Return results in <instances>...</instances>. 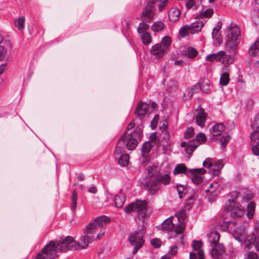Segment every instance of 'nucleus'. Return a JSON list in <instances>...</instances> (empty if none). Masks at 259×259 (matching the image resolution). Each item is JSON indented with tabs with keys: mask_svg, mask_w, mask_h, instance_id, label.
Returning <instances> with one entry per match:
<instances>
[{
	"mask_svg": "<svg viewBox=\"0 0 259 259\" xmlns=\"http://www.w3.org/2000/svg\"><path fill=\"white\" fill-rule=\"evenodd\" d=\"M251 140L257 143V144L252 148L253 153L256 156H259V128L250 134Z\"/></svg>",
	"mask_w": 259,
	"mask_h": 259,
	"instance_id": "nucleus-16",
	"label": "nucleus"
},
{
	"mask_svg": "<svg viewBox=\"0 0 259 259\" xmlns=\"http://www.w3.org/2000/svg\"><path fill=\"white\" fill-rule=\"evenodd\" d=\"M230 137L229 136L223 137L220 141V143L223 147H225L227 144L229 142Z\"/></svg>",
	"mask_w": 259,
	"mask_h": 259,
	"instance_id": "nucleus-56",
	"label": "nucleus"
},
{
	"mask_svg": "<svg viewBox=\"0 0 259 259\" xmlns=\"http://www.w3.org/2000/svg\"><path fill=\"white\" fill-rule=\"evenodd\" d=\"M185 54L189 58L193 59L197 56L198 52L194 48L188 47L186 49L185 51Z\"/></svg>",
	"mask_w": 259,
	"mask_h": 259,
	"instance_id": "nucleus-35",
	"label": "nucleus"
},
{
	"mask_svg": "<svg viewBox=\"0 0 259 259\" xmlns=\"http://www.w3.org/2000/svg\"><path fill=\"white\" fill-rule=\"evenodd\" d=\"M149 105L144 102L140 103L136 108L135 114L141 119L143 118L147 112Z\"/></svg>",
	"mask_w": 259,
	"mask_h": 259,
	"instance_id": "nucleus-19",
	"label": "nucleus"
},
{
	"mask_svg": "<svg viewBox=\"0 0 259 259\" xmlns=\"http://www.w3.org/2000/svg\"><path fill=\"white\" fill-rule=\"evenodd\" d=\"M206 141V137L203 133H199L196 138L189 141L188 145L186 148V156L190 157L192 152L201 144L203 143Z\"/></svg>",
	"mask_w": 259,
	"mask_h": 259,
	"instance_id": "nucleus-8",
	"label": "nucleus"
},
{
	"mask_svg": "<svg viewBox=\"0 0 259 259\" xmlns=\"http://www.w3.org/2000/svg\"><path fill=\"white\" fill-rule=\"evenodd\" d=\"M177 189L180 198H182L187 192L186 189L183 185H178Z\"/></svg>",
	"mask_w": 259,
	"mask_h": 259,
	"instance_id": "nucleus-49",
	"label": "nucleus"
},
{
	"mask_svg": "<svg viewBox=\"0 0 259 259\" xmlns=\"http://www.w3.org/2000/svg\"><path fill=\"white\" fill-rule=\"evenodd\" d=\"M129 156L128 154H122L118 160V163L121 166H126L128 164Z\"/></svg>",
	"mask_w": 259,
	"mask_h": 259,
	"instance_id": "nucleus-43",
	"label": "nucleus"
},
{
	"mask_svg": "<svg viewBox=\"0 0 259 259\" xmlns=\"http://www.w3.org/2000/svg\"><path fill=\"white\" fill-rule=\"evenodd\" d=\"M227 210L230 212L231 215L234 218H239L245 213L244 208L241 207L239 204L236 203L233 200L229 202Z\"/></svg>",
	"mask_w": 259,
	"mask_h": 259,
	"instance_id": "nucleus-12",
	"label": "nucleus"
},
{
	"mask_svg": "<svg viewBox=\"0 0 259 259\" xmlns=\"http://www.w3.org/2000/svg\"><path fill=\"white\" fill-rule=\"evenodd\" d=\"M251 126L253 128H256V130L259 129V116L255 118Z\"/></svg>",
	"mask_w": 259,
	"mask_h": 259,
	"instance_id": "nucleus-58",
	"label": "nucleus"
},
{
	"mask_svg": "<svg viewBox=\"0 0 259 259\" xmlns=\"http://www.w3.org/2000/svg\"><path fill=\"white\" fill-rule=\"evenodd\" d=\"M230 81L229 74L227 72L223 73L220 78V83L221 85H227Z\"/></svg>",
	"mask_w": 259,
	"mask_h": 259,
	"instance_id": "nucleus-37",
	"label": "nucleus"
},
{
	"mask_svg": "<svg viewBox=\"0 0 259 259\" xmlns=\"http://www.w3.org/2000/svg\"><path fill=\"white\" fill-rule=\"evenodd\" d=\"M220 28L219 27H215L213 28L212 32V36L214 38L218 35L219 31H220Z\"/></svg>",
	"mask_w": 259,
	"mask_h": 259,
	"instance_id": "nucleus-64",
	"label": "nucleus"
},
{
	"mask_svg": "<svg viewBox=\"0 0 259 259\" xmlns=\"http://www.w3.org/2000/svg\"><path fill=\"white\" fill-rule=\"evenodd\" d=\"M144 187L148 194L152 195L157 194L161 188L159 182L155 178L146 181L144 184Z\"/></svg>",
	"mask_w": 259,
	"mask_h": 259,
	"instance_id": "nucleus-10",
	"label": "nucleus"
},
{
	"mask_svg": "<svg viewBox=\"0 0 259 259\" xmlns=\"http://www.w3.org/2000/svg\"><path fill=\"white\" fill-rule=\"evenodd\" d=\"M189 172L191 175V180L195 184H200L202 181V175L206 172L203 168L190 169Z\"/></svg>",
	"mask_w": 259,
	"mask_h": 259,
	"instance_id": "nucleus-14",
	"label": "nucleus"
},
{
	"mask_svg": "<svg viewBox=\"0 0 259 259\" xmlns=\"http://www.w3.org/2000/svg\"><path fill=\"white\" fill-rule=\"evenodd\" d=\"M259 52V40L255 41L249 48L248 53L250 56H255Z\"/></svg>",
	"mask_w": 259,
	"mask_h": 259,
	"instance_id": "nucleus-30",
	"label": "nucleus"
},
{
	"mask_svg": "<svg viewBox=\"0 0 259 259\" xmlns=\"http://www.w3.org/2000/svg\"><path fill=\"white\" fill-rule=\"evenodd\" d=\"M255 209V204L253 202H250L247 206L246 216L249 220L253 218Z\"/></svg>",
	"mask_w": 259,
	"mask_h": 259,
	"instance_id": "nucleus-29",
	"label": "nucleus"
},
{
	"mask_svg": "<svg viewBox=\"0 0 259 259\" xmlns=\"http://www.w3.org/2000/svg\"><path fill=\"white\" fill-rule=\"evenodd\" d=\"M189 26L190 30V33L194 34L199 32L201 30L203 24L201 22H195L189 25Z\"/></svg>",
	"mask_w": 259,
	"mask_h": 259,
	"instance_id": "nucleus-28",
	"label": "nucleus"
},
{
	"mask_svg": "<svg viewBox=\"0 0 259 259\" xmlns=\"http://www.w3.org/2000/svg\"><path fill=\"white\" fill-rule=\"evenodd\" d=\"M199 89L200 85L195 84L192 86L191 88L187 89L184 95L185 100H187L188 99H190L194 94L199 92Z\"/></svg>",
	"mask_w": 259,
	"mask_h": 259,
	"instance_id": "nucleus-24",
	"label": "nucleus"
},
{
	"mask_svg": "<svg viewBox=\"0 0 259 259\" xmlns=\"http://www.w3.org/2000/svg\"><path fill=\"white\" fill-rule=\"evenodd\" d=\"M162 229L167 231L171 230L174 227V224L172 222L171 218L167 219L165 220L162 225Z\"/></svg>",
	"mask_w": 259,
	"mask_h": 259,
	"instance_id": "nucleus-32",
	"label": "nucleus"
},
{
	"mask_svg": "<svg viewBox=\"0 0 259 259\" xmlns=\"http://www.w3.org/2000/svg\"><path fill=\"white\" fill-rule=\"evenodd\" d=\"M77 201V193H76V192L75 190H74L72 192V197H71L72 204H71V208L72 210H74L76 208Z\"/></svg>",
	"mask_w": 259,
	"mask_h": 259,
	"instance_id": "nucleus-44",
	"label": "nucleus"
},
{
	"mask_svg": "<svg viewBox=\"0 0 259 259\" xmlns=\"http://www.w3.org/2000/svg\"><path fill=\"white\" fill-rule=\"evenodd\" d=\"M161 241L158 238L152 239L151 243L154 248H159L161 245Z\"/></svg>",
	"mask_w": 259,
	"mask_h": 259,
	"instance_id": "nucleus-54",
	"label": "nucleus"
},
{
	"mask_svg": "<svg viewBox=\"0 0 259 259\" xmlns=\"http://www.w3.org/2000/svg\"><path fill=\"white\" fill-rule=\"evenodd\" d=\"M180 12L179 9L175 8H171L168 12L169 19L171 21L176 22L179 19Z\"/></svg>",
	"mask_w": 259,
	"mask_h": 259,
	"instance_id": "nucleus-26",
	"label": "nucleus"
},
{
	"mask_svg": "<svg viewBox=\"0 0 259 259\" xmlns=\"http://www.w3.org/2000/svg\"><path fill=\"white\" fill-rule=\"evenodd\" d=\"M145 226L143 225L138 232H135L128 237V239L129 242L133 246H134L133 251L134 254L138 252L144 242L143 237L145 234Z\"/></svg>",
	"mask_w": 259,
	"mask_h": 259,
	"instance_id": "nucleus-6",
	"label": "nucleus"
},
{
	"mask_svg": "<svg viewBox=\"0 0 259 259\" xmlns=\"http://www.w3.org/2000/svg\"><path fill=\"white\" fill-rule=\"evenodd\" d=\"M194 135V131L193 127H190L187 128L185 133V138L186 139L191 138Z\"/></svg>",
	"mask_w": 259,
	"mask_h": 259,
	"instance_id": "nucleus-52",
	"label": "nucleus"
},
{
	"mask_svg": "<svg viewBox=\"0 0 259 259\" xmlns=\"http://www.w3.org/2000/svg\"><path fill=\"white\" fill-rule=\"evenodd\" d=\"M110 221V219L105 215L98 217L94 222L89 224L86 228L85 234L81 237V246L86 248L89 244L95 240V236L93 234L97 230Z\"/></svg>",
	"mask_w": 259,
	"mask_h": 259,
	"instance_id": "nucleus-3",
	"label": "nucleus"
},
{
	"mask_svg": "<svg viewBox=\"0 0 259 259\" xmlns=\"http://www.w3.org/2000/svg\"><path fill=\"white\" fill-rule=\"evenodd\" d=\"M79 247L84 248L81 246V241L78 243L72 237L67 236L65 239H60L56 242L50 241L45 246L44 250L49 252L50 258L55 259L58 256L57 252L66 251L68 250H75Z\"/></svg>",
	"mask_w": 259,
	"mask_h": 259,
	"instance_id": "nucleus-2",
	"label": "nucleus"
},
{
	"mask_svg": "<svg viewBox=\"0 0 259 259\" xmlns=\"http://www.w3.org/2000/svg\"><path fill=\"white\" fill-rule=\"evenodd\" d=\"M49 253L47 250H44V248L41 251L39 252L35 257V259H53L50 258Z\"/></svg>",
	"mask_w": 259,
	"mask_h": 259,
	"instance_id": "nucleus-46",
	"label": "nucleus"
},
{
	"mask_svg": "<svg viewBox=\"0 0 259 259\" xmlns=\"http://www.w3.org/2000/svg\"><path fill=\"white\" fill-rule=\"evenodd\" d=\"M187 171V168L184 164H178L175 168L173 173L174 175L185 174Z\"/></svg>",
	"mask_w": 259,
	"mask_h": 259,
	"instance_id": "nucleus-36",
	"label": "nucleus"
},
{
	"mask_svg": "<svg viewBox=\"0 0 259 259\" xmlns=\"http://www.w3.org/2000/svg\"><path fill=\"white\" fill-rule=\"evenodd\" d=\"M152 145L150 142H145L143 144L141 154L142 156H149V152L151 149Z\"/></svg>",
	"mask_w": 259,
	"mask_h": 259,
	"instance_id": "nucleus-34",
	"label": "nucleus"
},
{
	"mask_svg": "<svg viewBox=\"0 0 259 259\" xmlns=\"http://www.w3.org/2000/svg\"><path fill=\"white\" fill-rule=\"evenodd\" d=\"M155 178L159 182L161 186V185H167L170 182V177L168 174H163L159 172L156 176Z\"/></svg>",
	"mask_w": 259,
	"mask_h": 259,
	"instance_id": "nucleus-22",
	"label": "nucleus"
},
{
	"mask_svg": "<svg viewBox=\"0 0 259 259\" xmlns=\"http://www.w3.org/2000/svg\"><path fill=\"white\" fill-rule=\"evenodd\" d=\"M134 136L133 135L126 133L120 138L122 139L124 145L125 144L127 149L129 150H134L137 146V141Z\"/></svg>",
	"mask_w": 259,
	"mask_h": 259,
	"instance_id": "nucleus-15",
	"label": "nucleus"
},
{
	"mask_svg": "<svg viewBox=\"0 0 259 259\" xmlns=\"http://www.w3.org/2000/svg\"><path fill=\"white\" fill-rule=\"evenodd\" d=\"M225 161L223 159H220L213 162V174L215 175L218 174L220 170L223 167Z\"/></svg>",
	"mask_w": 259,
	"mask_h": 259,
	"instance_id": "nucleus-31",
	"label": "nucleus"
},
{
	"mask_svg": "<svg viewBox=\"0 0 259 259\" xmlns=\"http://www.w3.org/2000/svg\"><path fill=\"white\" fill-rule=\"evenodd\" d=\"M213 160L210 158H206L203 162V166L207 168L213 167Z\"/></svg>",
	"mask_w": 259,
	"mask_h": 259,
	"instance_id": "nucleus-53",
	"label": "nucleus"
},
{
	"mask_svg": "<svg viewBox=\"0 0 259 259\" xmlns=\"http://www.w3.org/2000/svg\"><path fill=\"white\" fill-rule=\"evenodd\" d=\"M257 255L256 253L249 252L246 259H257Z\"/></svg>",
	"mask_w": 259,
	"mask_h": 259,
	"instance_id": "nucleus-59",
	"label": "nucleus"
},
{
	"mask_svg": "<svg viewBox=\"0 0 259 259\" xmlns=\"http://www.w3.org/2000/svg\"><path fill=\"white\" fill-rule=\"evenodd\" d=\"M141 165L145 166L148 164L150 161L149 156H142L140 159Z\"/></svg>",
	"mask_w": 259,
	"mask_h": 259,
	"instance_id": "nucleus-57",
	"label": "nucleus"
},
{
	"mask_svg": "<svg viewBox=\"0 0 259 259\" xmlns=\"http://www.w3.org/2000/svg\"><path fill=\"white\" fill-rule=\"evenodd\" d=\"M218 184L216 182H213L209 185L208 189L206 190V192L213 193L215 192L217 188H218Z\"/></svg>",
	"mask_w": 259,
	"mask_h": 259,
	"instance_id": "nucleus-51",
	"label": "nucleus"
},
{
	"mask_svg": "<svg viewBox=\"0 0 259 259\" xmlns=\"http://www.w3.org/2000/svg\"><path fill=\"white\" fill-rule=\"evenodd\" d=\"M224 55V51H221L217 53H212L208 55L205 57V60L209 61L210 62H220L222 60V57Z\"/></svg>",
	"mask_w": 259,
	"mask_h": 259,
	"instance_id": "nucleus-23",
	"label": "nucleus"
},
{
	"mask_svg": "<svg viewBox=\"0 0 259 259\" xmlns=\"http://www.w3.org/2000/svg\"><path fill=\"white\" fill-rule=\"evenodd\" d=\"M196 85H200V89L203 92L207 93L210 90V82L207 78L202 79Z\"/></svg>",
	"mask_w": 259,
	"mask_h": 259,
	"instance_id": "nucleus-27",
	"label": "nucleus"
},
{
	"mask_svg": "<svg viewBox=\"0 0 259 259\" xmlns=\"http://www.w3.org/2000/svg\"><path fill=\"white\" fill-rule=\"evenodd\" d=\"M207 119V114L203 111H199L196 116V123L200 127H203L205 126Z\"/></svg>",
	"mask_w": 259,
	"mask_h": 259,
	"instance_id": "nucleus-21",
	"label": "nucleus"
},
{
	"mask_svg": "<svg viewBox=\"0 0 259 259\" xmlns=\"http://www.w3.org/2000/svg\"><path fill=\"white\" fill-rule=\"evenodd\" d=\"M124 148V144L122 142V139L120 138L117 143V145L115 149V154L117 155L121 154L122 153Z\"/></svg>",
	"mask_w": 259,
	"mask_h": 259,
	"instance_id": "nucleus-39",
	"label": "nucleus"
},
{
	"mask_svg": "<svg viewBox=\"0 0 259 259\" xmlns=\"http://www.w3.org/2000/svg\"><path fill=\"white\" fill-rule=\"evenodd\" d=\"M108 200L113 198L114 203L112 204L115 207L121 208L124 203L125 198L122 195H115L113 197V195L110 193H108L107 195Z\"/></svg>",
	"mask_w": 259,
	"mask_h": 259,
	"instance_id": "nucleus-17",
	"label": "nucleus"
},
{
	"mask_svg": "<svg viewBox=\"0 0 259 259\" xmlns=\"http://www.w3.org/2000/svg\"><path fill=\"white\" fill-rule=\"evenodd\" d=\"M166 52V49L159 44L153 46L150 50L151 54L155 56L156 58H161Z\"/></svg>",
	"mask_w": 259,
	"mask_h": 259,
	"instance_id": "nucleus-18",
	"label": "nucleus"
},
{
	"mask_svg": "<svg viewBox=\"0 0 259 259\" xmlns=\"http://www.w3.org/2000/svg\"><path fill=\"white\" fill-rule=\"evenodd\" d=\"M147 171L148 177L152 178L157 172V167L156 166H148Z\"/></svg>",
	"mask_w": 259,
	"mask_h": 259,
	"instance_id": "nucleus-48",
	"label": "nucleus"
},
{
	"mask_svg": "<svg viewBox=\"0 0 259 259\" xmlns=\"http://www.w3.org/2000/svg\"><path fill=\"white\" fill-rule=\"evenodd\" d=\"M149 28V26L145 22H142L139 24V27L137 29V31L139 33H143L146 32L147 31Z\"/></svg>",
	"mask_w": 259,
	"mask_h": 259,
	"instance_id": "nucleus-45",
	"label": "nucleus"
},
{
	"mask_svg": "<svg viewBox=\"0 0 259 259\" xmlns=\"http://www.w3.org/2000/svg\"><path fill=\"white\" fill-rule=\"evenodd\" d=\"M195 3L194 0H189L186 4V8L188 9L192 8L194 6Z\"/></svg>",
	"mask_w": 259,
	"mask_h": 259,
	"instance_id": "nucleus-62",
	"label": "nucleus"
},
{
	"mask_svg": "<svg viewBox=\"0 0 259 259\" xmlns=\"http://www.w3.org/2000/svg\"><path fill=\"white\" fill-rule=\"evenodd\" d=\"M176 216L177 217L179 224L175 228V233L177 234H181L183 232L185 228V225L183 222L187 216L186 211L185 209H182L176 213Z\"/></svg>",
	"mask_w": 259,
	"mask_h": 259,
	"instance_id": "nucleus-13",
	"label": "nucleus"
},
{
	"mask_svg": "<svg viewBox=\"0 0 259 259\" xmlns=\"http://www.w3.org/2000/svg\"><path fill=\"white\" fill-rule=\"evenodd\" d=\"M141 38L142 40L146 45H147L151 43L152 41V37L151 34L149 32H145L141 34Z\"/></svg>",
	"mask_w": 259,
	"mask_h": 259,
	"instance_id": "nucleus-40",
	"label": "nucleus"
},
{
	"mask_svg": "<svg viewBox=\"0 0 259 259\" xmlns=\"http://www.w3.org/2000/svg\"><path fill=\"white\" fill-rule=\"evenodd\" d=\"M161 3L158 5V8L159 11H161L163 10L164 8L165 7L166 3L168 0H159Z\"/></svg>",
	"mask_w": 259,
	"mask_h": 259,
	"instance_id": "nucleus-61",
	"label": "nucleus"
},
{
	"mask_svg": "<svg viewBox=\"0 0 259 259\" xmlns=\"http://www.w3.org/2000/svg\"><path fill=\"white\" fill-rule=\"evenodd\" d=\"M240 30L237 25L231 26L228 31L225 43L226 48L230 51H234L240 42Z\"/></svg>",
	"mask_w": 259,
	"mask_h": 259,
	"instance_id": "nucleus-4",
	"label": "nucleus"
},
{
	"mask_svg": "<svg viewBox=\"0 0 259 259\" xmlns=\"http://www.w3.org/2000/svg\"><path fill=\"white\" fill-rule=\"evenodd\" d=\"M189 33H190L189 25H186L182 27L179 31L180 35L182 37L186 36L188 35Z\"/></svg>",
	"mask_w": 259,
	"mask_h": 259,
	"instance_id": "nucleus-47",
	"label": "nucleus"
},
{
	"mask_svg": "<svg viewBox=\"0 0 259 259\" xmlns=\"http://www.w3.org/2000/svg\"><path fill=\"white\" fill-rule=\"evenodd\" d=\"M213 14V10L212 9H208L206 10L204 12L201 14V17L202 18H210Z\"/></svg>",
	"mask_w": 259,
	"mask_h": 259,
	"instance_id": "nucleus-50",
	"label": "nucleus"
},
{
	"mask_svg": "<svg viewBox=\"0 0 259 259\" xmlns=\"http://www.w3.org/2000/svg\"><path fill=\"white\" fill-rule=\"evenodd\" d=\"M16 27L19 30H22L25 28V17L21 16L15 21Z\"/></svg>",
	"mask_w": 259,
	"mask_h": 259,
	"instance_id": "nucleus-38",
	"label": "nucleus"
},
{
	"mask_svg": "<svg viewBox=\"0 0 259 259\" xmlns=\"http://www.w3.org/2000/svg\"><path fill=\"white\" fill-rule=\"evenodd\" d=\"M224 128V125L222 123H218L210 128V132L213 136H218L221 135Z\"/></svg>",
	"mask_w": 259,
	"mask_h": 259,
	"instance_id": "nucleus-25",
	"label": "nucleus"
},
{
	"mask_svg": "<svg viewBox=\"0 0 259 259\" xmlns=\"http://www.w3.org/2000/svg\"><path fill=\"white\" fill-rule=\"evenodd\" d=\"M221 227L223 231L229 229L236 240L240 243H245L247 249H250V246L253 244L256 250L259 251V221L256 222L254 230L250 236H247V227L240 222L227 221L224 222Z\"/></svg>",
	"mask_w": 259,
	"mask_h": 259,
	"instance_id": "nucleus-1",
	"label": "nucleus"
},
{
	"mask_svg": "<svg viewBox=\"0 0 259 259\" xmlns=\"http://www.w3.org/2000/svg\"><path fill=\"white\" fill-rule=\"evenodd\" d=\"M211 256L214 259H233L232 253H227L226 249L223 244H218L212 246L210 251Z\"/></svg>",
	"mask_w": 259,
	"mask_h": 259,
	"instance_id": "nucleus-7",
	"label": "nucleus"
},
{
	"mask_svg": "<svg viewBox=\"0 0 259 259\" xmlns=\"http://www.w3.org/2000/svg\"><path fill=\"white\" fill-rule=\"evenodd\" d=\"M146 208L147 202L146 201L137 200L125 206L124 208V210L126 213L137 212L139 219L143 220L146 215Z\"/></svg>",
	"mask_w": 259,
	"mask_h": 259,
	"instance_id": "nucleus-5",
	"label": "nucleus"
},
{
	"mask_svg": "<svg viewBox=\"0 0 259 259\" xmlns=\"http://www.w3.org/2000/svg\"><path fill=\"white\" fill-rule=\"evenodd\" d=\"M203 243L201 241H193V252L190 253V259H204V254L201 249Z\"/></svg>",
	"mask_w": 259,
	"mask_h": 259,
	"instance_id": "nucleus-11",
	"label": "nucleus"
},
{
	"mask_svg": "<svg viewBox=\"0 0 259 259\" xmlns=\"http://www.w3.org/2000/svg\"><path fill=\"white\" fill-rule=\"evenodd\" d=\"M222 60V64L225 66L232 64L234 61V57L230 55H227L225 52H224V55H223Z\"/></svg>",
	"mask_w": 259,
	"mask_h": 259,
	"instance_id": "nucleus-33",
	"label": "nucleus"
},
{
	"mask_svg": "<svg viewBox=\"0 0 259 259\" xmlns=\"http://www.w3.org/2000/svg\"><path fill=\"white\" fill-rule=\"evenodd\" d=\"M171 43V38L169 36H164L161 41V45L163 48L166 49L167 51L168 47L170 46Z\"/></svg>",
	"mask_w": 259,
	"mask_h": 259,
	"instance_id": "nucleus-41",
	"label": "nucleus"
},
{
	"mask_svg": "<svg viewBox=\"0 0 259 259\" xmlns=\"http://www.w3.org/2000/svg\"><path fill=\"white\" fill-rule=\"evenodd\" d=\"M253 197L252 194H247L243 197V200L245 202H247L248 200H251Z\"/></svg>",
	"mask_w": 259,
	"mask_h": 259,
	"instance_id": "nucleus-63",
	"label": "nucleus"
},
{
	"mask_svg": "<svg viewBox=\"0 0 259 259\" xmlns=\"http://www.w3.org/2000/svg\"><path fill=\"white\" fill-rule=\"evenodd\" d=\"M158 0H148V3L142 12V20L148 22L154 19L155 9L154 3Z\"/></svg>",
	"mask_w": 259,
	"mask_h": 259,
	"instance_id": "nucleus-9",
	"label": "nucleus"
},
{
	"mask_svg": "<svg viewBox=\"0 0 259 259\" xmlns=\"http://www.w3.org/2000/svg\"><path fill=\"white\" fill-rule=\"evenodd\" d=\"M7 54V49L3 46H0V61L3 60Z\"/></svg>",
	"mask_w": 259,
	"mask_h": 259,
	"instance_id": "nucleus-55",
	"label": "nucleus"
},
{
	"mask_svg": "<svg viewBox=\"0 0 259 259\" xmlns=\"http://www.w3.org/2000/svg\"><path fill=\"white\" fill-rule=\"evenodd\" d=\"M164 23L161 21H156L152 26V30L155 32H159L164 28Z\"/></svg>",
	"mask_w": 259,
	"mask_h": 259,
	"instance_id": "nucleus-42",
	"label": "nucleus"
},
{
	"mask_svg": "<svg viewBox=\"0 0 259 259\" xmlns=\"http://www.w3.org/2000/svg\"><path fill=\"white\" fill-rule=\"evenodd\" d=\"M220 235L219 233L216 231H211L207 234L208 241L211 244V247L212 246L217 245L219 243L218 242L220 240Z\"/></svg>",
	"mask_w": 259,
	"mask_h": 259,
	"instance_id": "nucleus-20",
	"label": "nucleus"
},
{
	"mask_svg": "<svg viewBox=\"0 0 259 259\" xmlns=\"http://www.w3.org/2000/svg\"><path fill=\"white\" fill-rule=\"evenodd\" d=\"M178 251V247L176 245H174L169 249L168 253L170 255H175Z\"/></svg>",
	"mask_w": 259,
	"mask_h": 259,
	"instance_id": "nucleus-60",
	"label": "nucleus"
}]
</instances>
